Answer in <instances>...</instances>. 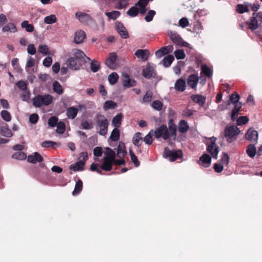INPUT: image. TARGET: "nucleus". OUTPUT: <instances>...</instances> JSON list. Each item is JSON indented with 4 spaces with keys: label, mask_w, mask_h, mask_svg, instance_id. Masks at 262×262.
Masks as SVG:
<instances>
[{
    "label": "nucleus",
    "mask_w": 262,
    "mask_h": 262,
    "mask_svg": "<svg viewBox=\"0 0 262 262\" xmlns=\"http://www.w3.org/2000/svg\"><path fill=\"white\" fill-rule=\"evenodd\" d=\"M12 157L15 159L17 160H24L26 158V154L21 151H19L16 153H15L13 156Z\"/></svg>",
    "instance_id": "nucleus-51"
},
{
    "label": "nucleus",
    "mask_w": 262,
    "mask_h": 262,
    "mask_svg": "<svg viewBox=\"0 0 262 262\" xmlns=\"http://www.w3.org/2000/svg\"><path fill=\"white\" fill-rule=\"evenodd\" d=\"M142 140V134L140 133H137L133 137V144L138 147H139L141 144H140V141Z\"/></svg>",
    "instance_id": "nucleus-42"
},
{
    "label": "nucleus",
    "mask_w": 262,
    "mask_h": 262,
    "mask_svg": "<svg viewBox=\"0 0 262 262\" xmlns=\"http://www.w3.org/2000/svg\"><path fill=\"white\" fill-rule=\"evenodd\" d=\"M216 138L211 137L207 138L206 143L207 145V151L210 154L211 158L217 159L220 151L219 147L216 144Z\"/></svg>",
    "instance_id": "nucleus-4"
},
{
    "label": "nucleus",
    "mask_w": 262,
    "mask_h": 262,
    "mask_svg": "<svg viewBox=\"0 0 262 262\" xmlns=\"http://www.w3.org/2000/svg\"><path fill=\"white\" fill-rule=\"evenodd\" d=\"M38 116L37 114H33L30 116L29 121L32 124L36 123L38 120Z\"/></svg>",
    "instance_id": "nucleus-63"
},
{
    "label": "nucleus",
    "mask_w": 262,
    "mask_h": 262,
    "mask_svg": "<svg viewBox=\"0 0 262 262\" xmlns=\"http://www.w3.org/2000/svg\"><path fill=\"white\" fill-rule=\"evenodd\" d=\"M104 149V162L102 164L101 168L105 171H109L112 168V164L115 161L116 154L113 149L109 147H106Z\"/></svg>",
    "instance_id": "nucleus-2"
},
{
    "label": "nucleus",
    "mask_w": 262,
    "mask_h": 262,
    "mask_svg": "<svg viewBox=\"0 0 262 262\" xmlns=\"http://www.w3.org/2000/svg\"><path fill=\"white\" fill-rule=\"evenodd\" d=\"M242 107L241 104H236L234 107V109L232 111L231 119L233 121H234L236 119L237 114L238 112L240 110Z\"/></svg>",
    "instance_id": "nucleus-46"
},
{
    "label": "nucleus",
    "mask_w": 262,
    "mask_h": 262,
    "mask_svg": "<svg viewBox=\"0 0 262 262\" xmlns=\"http://www.w3.org/2000/svg\"><path fill=\"white\" fill-rule=\"evenodd\" d=\"M82 188V182L81 180H78L75 185V189L73 191L72 193L73 195H76L78 194Z\"/></svg>",
    "instance_id": "nucleus-45"
},
{
    "label": "nucleus",
    "mask_w": 262,
    "mask_h": 262,
    "mask_svg": "<svg viewBox=\"0 0 262 262\" xmlns=\"http://www.w3.org/2000/svg\"><path fill=\"white\" fill-rule=\"evenodd\" d=\"M240 130L238 127L235 126H227L225 129V136L228 142H231L234 138L238 135Z\"/></svg>",
    "instance_id": "nucleus-6"
},
{
    "label": "nucleus",
    "mask_w": 262,
    "mask_h": 262,
    "mask_svg": "<svg viewBox=\"0 0 262 262\" xmlns=\"http://www.w3.org/2000/svg\"><path fill=\"white\" fill-rule=\"evenodd\" d=\"M143 75L145 78H150L155 75V66L149 63H147L146 67L143 70Z\"/></svg>",
    "instance_id": "nucleus-10"
},
{
    "label": "nucleus",
    "mask_w": 262,
    "mask_h": 262,
    "mask_svg": "<svg viewBox=\"0 0 262 262\" xmlns=\"http://www.w3.org/2000/svg\"><path fill=\"white\" fill-rule=\"evenodd\" d=\"M129 154L132 161L135 164L136 166H138L140 164V162L138 160L137 157L131 150H129Z\"/></svg>",
    "instance_id": "nucleus-59"
},
{
    "label": "nucleus",
    "mask_w": 262,
    "mask_h": 262,
    "mask_svg": "<svg viewBox=\"0 0 262 262\" xmlns=\"http://www.w3.org/2000/svg\"><path fill=\"white\" fill-rule=\"evenodd\" d=\"M2 31L4 32H10L15 33L17 31V29L13 23H9L2 28Z\"/></svg>",
    "instance_id": "nucleus-28"
},
{
    "label": "nucleus",
    "mask_w": 262,
    "mask_h": 262,
    "mask_svg": "<svg viewBox=\"0 0 262 262\" xmlns=\"http://www.w3.org/2000/svg\"><path fill=\"white\" fill-rule=\"evenodd\" d=\"M201 73L202 75L203 74L205 75L207 77H211L212 75V70L206 65H202L201 67Z\"/></svg>",
    "instance_id": "nucleus-38"
},
{
    "label": "nucleus",
    "mask_w": 262,
    "mask_h": 262,
    "mask_svg": "<svg viewBox=\"0 0 262 262\" xmlns=\"http://www.w3.org/2000/svg\"><path fill=\"white\" fill-rule=\"evenodd\" d=\"M67 64L70 69L73 70H79L81 67L78 60L74 57L69 58L67 61Z\"/></svg>",
    "instance_id": "nucleus-13"
},
{
    "label": "nucleus",
    "mask_w": 262,
    "mask_h": 262,
    "mask_svg": "<svg viewBox=\"0 0 262 262\" xmlns=\"http://www.w3.org/2000/svg\"><path fill=\"white\" fill-rule=\"evenodd\" d=\"M147 0L139 1L135 5L131 7L127 11V14L130 17H135L139 13L143 14L146 11Z\"/></svg>",
    "instance_id": "nucleus-3"
},
{
    "label": "nucleus",
    "mask_w": 262,
    "mask_h": 262,
    "mask_svg": "<svg viewBox=\"0 0 262 262\" xmlns=\"http://www.w3.org/2000/svg\"><path fill=\"white\" fill-rule=\"evenodd\" d=\"M56 132L59 134H62L65 130V124L62 122H59L57 124Z\"/></svg>",
    "instance_id": "nucleus-56"
},
{
    "label": "nucleus",
    "mask_w": 262,
    "mask_h": 262,
    "mask_svg": "<svg viewBox=\"0 0 262 262\" xmlns=\"http://www.w3.org/2000/svg\"><path fill=\"white\" fill-rule=\"evenodd\" d=\"M174 88L178 91H184L186 88L185 81L182 79H178L175 83Z\"/></svg>",
    "instance_id": "nucleus-26"
},
{
    "label": "nucleus",
    "mask_w": 262,
    "mask_h": 262,
    "mask_svg": "<svg viewBox=\"0 0 262 262\" xmlns=\"http://www.w3.org/2000/svg\"><path fill=\"white\" fill-rule=\"evenodd\" d=\"M38 51L39 53L45 55L49 54V49L46 45H40L38 48Z\"/></svg>",
    "instance_id": "nucleus-43"
},
{
    "label": "nucleus",
    "mask_w": 262,
    "mask_h": 262,
    "mask_svg": "<svg viewBox=\"0 0 262 262\" xmlns=\"http://www.w3.org/2000/svg\"><path fill=\"white\" fill-rule=\"evenodd\" d=\"M117 106L116 102L112 100H108L105 102L103 105V110L105 111L111 109L115 108Z\"/></svg>",
    "instance_id": "nucleus-32"
},
{
    "label": "nucleus",
    "mask_w": 262,
    "mask_h": 262,
    "mask_svg": "<svg viewBox=\"0 0 262 262\" xmlns=\"http://www.w3.org/2000/svg\"><path fill=\"white\" fill-rule=\"evenodd\" d=\"M120 137L119 130L117 128H115L112 132L110 138L114 141L119 140Z\"/></svg>",
    "instance_id": "nucleus-40"
},
{
    "label": "nucleus",
    "mask_w": 262,
    "mask_h": 262,
    "mask_svg": "<svg viewBox=\"0 0 262 262\" xmlns=\"http://www.w3.org/2000/svg\"><path fill=\"white\" fill-rule=\"evenodd\" d=\"M122 83L123 85L126 88H129L136 85V82L129 78L127 74L122 75Z\"/></svg>",
    "instance_id": "nucleus-14"
},
{
    "label": "nucleus",
    "mask_w": 262,
    "mask_h": 262,
    "mask_svg": "<svg viewBox=\"0 0 262 262\" xmlns=\"http://www.w3.org/2000/svg\"><path fill=\"white\" fill-rule=\"evenodd\" d=\"M199 80V77L198 75L195 74H192L190 75L187 79L188 85L191 88L194 89L196 87Z\"/></svg>",
    "instance_id": "nucleus-20"
},
{
    "label": "nucleus",
    "mask_w": 262,
    "mask_h": 262,
    "mask_svg": "<svg viewBox=\"0 0 262 262\" xmlns=\"http://www.w3.org/2000/svg\"><path fill=\"white\" fill-rule=\"evenodd\" d=\"M86 37L85 32L82 30L77 31L74 36V41L75 43L79 44L82 43Z\"/></svg>",
    "instance_id": "nucleus-16"
},
{
    "label": "nucleus",
    "mask_w": 262,
    "mask_h": 262,
    "mask_svg": "<svg viewBox=\"0 0 262 262\" xmlns=\"http://www.w3.org/2000/svg\"><path fill=\"white\" fill-rule=\"evenodd\" d=\"M174 54L177 59H183L185 58V54L183 50H176Z\"/></svg>",
    "instance_id": "nucleus-50"
},
{
    "label": "nucleus",
    "mask_w": 262,
    "mask_h": 262,
    "mask_svg": "<svg viewBox=\"0 0 262 262\" xmlns=\"http://www.w3.org/2000/svg\"><path fill=\"white\" fill-rule=\"evenodd\" d=\"M75 16L82 23H86L91 20V17L88 14L81 12H77Z\"/></svg>",
    "instance_id": "nucleus-19"
},
{
    "label": "nucleus",
    "mask_w": 262,
    "mask_h": 262,
    "mask_svg": "<svg viewBox=\"0 0 262 262\" xmlns=\"http://www.w3.org/2000/svg\"><path fill=\"white\" fill-rule=\"evenodd\" d=\"M126 154L124 144L120 142L117 147V156L120 158H123Z\"/></svg>",
    "instance_id": "nucleus-21"
},
{
    "label": "nucleus",
    "mask_w": 262,
    "mask_h": 262,
    "mask_svg": "<svg viewBox=\"0 0 262 262\" xmlns=\"http://www.w3.org/2000/svg\"><path fill=\"white\" fill-rule=\"evenodd\" d=\"M100 66L97 61H93L91 63V69L93 72H97L99 69Z\"/></svg>",
    "instance_id": "nucleus-58"
},
{
    "label": "nucleus",
    "mask_w": 262,
    "mask_h": 262,
    "mask_svg": "<svg viewBox=\"0 0 262 262\" xmlns=\"http://www.w3.org/2000/svg\"><path fill=\"white\" fill-rule=\"evenodd\" d=\"M260 22L255 16H253V18L251 21L249 23V28L252 30H255L257 29L260 25Z\"/></svg>",
    "instance_id": "nucleus-33"
},
{
    "label": "nucleus",
    "mask_w": 262,
    "mask_h": 262,
    "mask_svg": "<svg viewBox=\"0 0 262 262\" xmlns=\"http://www.w3.org/2000/svg\"><path fill=\"white\" fill-rule=\"evenodd\" d=\"M151 106L154 109L157 111H161L163 106V104L161 101L156 100L152 103Z\"/></svg>",
    "instance_id": "nucleus-52"
},
{
    "label": "nucleus",
    "mask_w": 262,
    "mask_h": 262,
    "mask_svg": "<svg viewBox=\"0 0 262 262\" xmlns=\"http://www.w3.org/2000/svg\"><path fill=\"white\" fill-rule=\"evenodd\" d=\"M81 127L84 129H90L93 127V123L88 121H82L81 123Z\"/></svg>",
    "instance_id": "nucleus-57"
},
{
    "label": "nucleus",
    "mask_w": 262,
    "mask_h": 262,
    "mask_svg": "<svg viewBox=\"0 0 262 262\" xmlns=\"http://www.w3.org/2000/svg\"><path fill=\"white\" fill-rule=\"evenodd\" d=\"M123 117V116L121 113L116 115L112 120V125L115 127V128L119 127L121 124Z\"/></svg>",
    "instance_id": "nucleus-24"
},
{
    "label": "nucleus",
    "mask_w": 262,
    "mask_h": 262,
    "mask_svg": "<svg viewBox=\"0 0 262 262\" xmlns=\"http://www.w3.org/2000/svg\"><path fill=\"white\" fill-rule=\"evenodd\" d=\"M174 60V57L172 55H167L166 56H165L163 60H162V63H163V66L167 68V67H169L171 63L173 62V61Z\"/></svg>",
    "instance_id": "nucleus-34"
},
{
    "label": "nucleus",
    "mask_w": 262,
    "mask_h": 262,
    "mask_svg": "<svg viewBox=\"0 0 262 262\" xmlns=\"http://www.w3.org/2000/svg\"><path fill=\"white\" fill-rule=\"evenodd\" d=\"M32 102L33 105L35 107L48 105L52 103V97L50 95H45L44 96L38 95L33 98Z\"/></svg>",
    "instance_id": "nucleus-5"
},
{
    "label": "nucleus",
    "mask_w": 262,
    "mask_h": 262,
    "mask_svg": "<svg viewBox=\"0 0 262 262\" xmlns=\"http://www.w3.org/2000/svg\"><path fill=\"white\" fill-rule=\"evenodd\" d=\"M84 164V161H79L74 164L71 165L70 168L75 171L82 170L83 169Z\"/></svg>",
    "instance_id": "nucleus-29"
},
{
    "label": "nucleus",
    "mask_w": 262,
    "mask_h": 262,
    "mask_svg": "<svg viewBox=\"0 0 262 262\" xmlns=\"http://www.w3.org/2000/svg\"><path fill=\"white\" fill-rule=\"evenodd\" d=\"M116 55L114 53H111L110 57L106 60L105 64L110 69L114 70L116 68Z\"/></svg>",
    "instance_id": "nucleus-18"
},
{
    "label": "nucleus",
    "mask_w": 262,
    "mask_h": 262,
    "mask_svg": "<svg viewBox=\"0 0 262 262\" xmlns=\"http://www.w3.org/2000/svg\"><path fill=\"white\" fill-rule=\"evenodd\" d=\"M152 99V94L150 92H147L143 98V101L144 103H148Z\"/></svg>",
    "instance_id": "nucleus-64"
},
{
    "label": "nucleus",
    "mask_w": 262,
    "mask_h": 262,
    "mask_svg": "<svg viewBox=\"0 0 262 262\" xmlns=\"http://www.w3.org/2000/svg\"><path fill=\"white\" fill-rule=\"evenodd\" d=\"M154 133L153 130H151L149 133L144 138V141L147 144L150 145L152 142V138L151 134Z\"/></svg>",
    "instance_id": "nucleus-54"
},
{
    "label": "nucleus",
    "mask_w": 262,
    "mask_h": 262,
    "mask_svg": "<svg viewBox=\"0 0 262 262\" xmlns=\"http://www.w3.org/2000/svg\"><path fill=\"white\" fill-rule=\"evenodd\" d=\"M43 160L41 156L37 152H35L33 155L29 156L28 161L31 163H36L37 162H41Z\"/></svg>",
    "instance_id": "nucleus-23"
},
{
    "label": "nucleus",
    "mask_w": 262,
    "mask_h": 262,
    "mask_svg": "<svg viewBox=\"0 0 262 262\" xmlns=\"http://www.w3.org/2000/svg\"><path fill=\"white\" fill-rule=\"evenodd\" d=\"M78 112L77 108L71 106L67 109L66 115L68 118L73 119L76 117Z\"/></svg>",
    "instance_id": "nucleus-22"
},
{
    "label": "nucleus",
    "mask_w": 262,
    "mask_h": 262,
    "mask_svg": "<svg viewBox=\"0 0 262 262\" xmlns=\"http://www.w3.org/2000/svg\"><path fill=\"white\" fill-rule=\"evenodd\" d=\"M180 26L182 28H185L189 25V21L186 18L183 17L179 20V22Z\"/></svg>",
    "instance_id": "nucleus-62"
},
{
    "label": "nucleus",
    "mask_w": 262,
    "mask_h": 262,
    "mask_svg": "<svg viewBox=\"0 0 262 262\" xmlns=\"http://www.w3.org/2000/svg\"><path fill=\"white\" fill-rule=\"evenodd\" d=\"M164 155L169 158L170 161H174L177 159L181 158L182 157V152L181 150L171 151L168 148L164 149Z\"/></svg>",
    "instance_id": "nucleus-8"
},
{
    "label": "nucleus",
    "mask_w": 262,
    "mask_h": 262,
    "mask_svg": "<svg viewBox=\"0 0 262 262\" xmlns=\"http://www.w3.org/2000/svg\"><path fill=\"white\" fill-rule=\"evenodd\" d=\"M170 39L176 45H179L181 41L182 38L177 33L170 31L168 33Z\"/></svg>",
    "instance_id": "nucleus-30"
},
{
    "label": "nucleus",
    "mask_w": 262,
    "mask_h": 262,
    "mask_svg": "<svg viewBox=\"0 0 262 262\" xmlns=\"http://www.w3.org/2000/svg\"><path fill=\"white\" fill-rule=\"evenodd\" d=\"M173 50V46L171 45L162 47L159 50L157 51L155 55L157 58H161L164 55L169 54L172 52Z\"/></svg>",
    "instance_id": "nucleus-12"
},
{
    "label": "nucleus",
    "mask_w": 262,
    "mask_h": 262,
    "mask_svg": "<svg viewBox=\"0 0 262 262\" xmlns=\"http://www.w3.org/2000/svg\"><path fill=\"white\" fill-rule=\"evenodd\" d=\"M191 99L195 103L203 106L205 104L206 98L200 95H193L191 96Z\"/></svg>",
    "instance_id": "nucleus-25"
},
{
    "label": "nucleus",
    "mask_w": 262,
    "mask_h": 262,
    "mask_svg": "<svg viewBox=\"0 0 262 262\" xmlns=\"http://www.w3.org/2000/svg\"><path fill=\"white\" fill-rule=\"evenodd\" d=\"M116 28L117 32L122 38L125 39L128 37L127 31L121 23L117 22L116 23Z\"/></svg>",
    "instance_id": "nucleus-15"
},
{
    "label": "nucleus",
    "mask_w": 262,
    "mask_h": 262,
    "mask_svg": "<svg viewBox=\"0 0 262 262\" xmlns=\"http://www.w3.org/2000/svg\"><path fill=\"white\" fill-rule=\"evenodd\" d=\"M137 57L142 61L148 60L150 53L148 50L138 49L135 53Z\"/></svg>",
    "instance_id": "nucleus-11"
},
{
    "label": "nucleus",
    "mask_w": 262,
    "mask_h": 262,
    "mask_svg": "<svg viewBox=\"0 0 262 262\" xmlns=\"http://www.w3.org/2000/svg\"><path fill=\"white\" fill-rule=\"evenodd\" d=\"M57 21V18L54 14L47 16L44 18V22L47 24H52Z\"/></svg>",
    "instance_id": "nucleus-44"
},
{
    "label": "nucleus",
    "mask_w": 262,
    "mask_h": 262,
    "mask_svg": "<svg viewBox=\"0 0 262 262\" xmlns=\"http://www.w3.org/2000/svg\"><path fill=\"white\" fill-rule=\"evenodd\" d=\"M189 125L185 120H181L178 125V130L181 133H185L189 129Z\"/></svg>",
    "instance_id": "nucleus-27"
},
{
    "label": "nucleus",
    "mask_w": 262,
    "mask_h": 262,
    "mask_svg": "<svg viewBox=\"0 0 262 262\" xmlns=\"http://www.w3.org/2000/svg\"><path fill=\"white\" fill-rule=\"evenodd\" d=\"M105 15L110 18L112 19H116L118 18L120 15V12L118 11H113L109 12H106Z\"/></svg>",
    "instance_id": "nucleus-47"
},
{
    "label": "nucleus",
    "mask_w": 262,
    "mask_h": 262,
    "mask_svg": "<svg viewBox=\"0 0 262 262\" xmlns=\"http://www.w3.org/2000/svg\"><path fill=\"white\" fill-rule=\"evenodd\" d=\"M154 135L156 138H159L162 137L163 139L166 140L169 138V133L166 125H161L157 128L154 132Z\"/></svg>",
    "instance_id": "nucleus-7"
},
{
    "label": "nucleus",
    "mask_w": 262,
    "mask_h": 262,
    "mask_svg": "<svg viewBox=\"0 0 262 262\" xmlns=\"http://www.w3.org/2000/svg\"><path fill=\"white\" fill-rule=\"evenodd\" d=\"M53 90L58 95H61L63 93V89L60 84L57 81L53 83Z\"/></svg>",
    "instance_id": "nucleus-37"
},
{
    "label": "nucleus",
    "mask_w": 262,
    "mask_h": 262,
    "mask_svg": "<svg viewBox=\"0 0 262 262\" xmlns=\"http://www.w3.org/2000/svg\"><path fill=\"white\" fill-rule=\"evenodd\" d=\"M246 152L249 157L254 158L256 154V147L253 144L249 145L247 147Z\"/></svg>",
    "instance_id": "nucleus-31"
},
{
    "label": "nucleus",
    "mask_w": 262,
    "mask_h": 262,
    "mask_svg": "<svg viewBox=\"0 0 262 262\" xmlns=\"http://www.w3.org/2000/svg\"><path fill=\"white\" fill-rule=\"evenodd\" d=\"M58 118L55 116L51 117L48 120V124L51 127H55L58 124Z\"/></svg>",
    "instance_id": "nucleus-53"
},
{
    "label": "nucleus",
    "mask_w": 262,
    "mask_h": 262,
    "mask_svg": "<svg viewBox=\"0 0 262 262\" xmlns=\"http://www.w3.org/2000/svg\"><path fill=\"white\" fill-rule=\"evenodd\" d=\"M21 27L25 29L28 32H32L34 29L33 25L29 24L28 20L23 21L21 24Z\"/></svg>",
    "instance_id": "nucleus-35"
},
{
    "label": "nucleus",
    "mask_w": 262,
    "mask_h": 262,
    "mask_svg": "<svg viewBox=\"0 0 262 262\" xmlns=\"http://www.w3.org/2000/svg\"><path fill=\"white\" fill-rule=\"evenodd\" d=\"M119 76L117 73L115 72L111 73L108 76L109 83L112 85L116 84L117 82Z\"/></svg>",
    "instance_id": "nucleus-36"
},
{
    "label": "nucleus",
    "mask_w": 262,
    "mask_h": 262,
    "mask_svg": "<svg viewBox=\"0 0 262 262\" xmlns=\"http://www.w3.org/2000/svg\"><path fill=\"white\" fill-rule=\"evenodd\" d=\"M1 117L2 118L7 122H9L11 120V116L9 112L7 111L4 110L1 113Z\"/></svg>",
    "instance_id": "nucleus-49"
},
{
    "label": "nucleus",
    "mask_w": 262,
    "mask_h": 262,
    "mask_svg": "<svg viewBox=\"0 0 262 262\" xmlns=\"http://www.w3.org/2000/svg\"><path fill=\"white\" fill-rule=\"evenodd\" d=\"M95 127L97 133L101 136H105L108 132L109 122L103 115L97 114L95 117Z\"/></svg>",
    "instance_id": "nucleus-1"
},
{
    "label": "nucleus",
    "mask_w": 262,
    "mask_h": 262,
    "mask_svg": "<svg viewBox=\"0 0 262 262\" xmlns=\"http://www.w3.org/2000/svg\"><path fill=\"white\" fill-rule=\"evenodd\" d=\"M239 95L237 93H235L230 96V100L229 101H230V103H233L235 106L236 104H241L239 102Z\"/></svg>",
    "instance_id": "nucleus-39"
},
{
    "label": "nucleus",
    "mask_w": 262,
    "mask_h": 262,
    "mask_svg": "<svg viewBox=\"0 0 262 262\" xmlns=\"http://www.w3.org/2000/svg\"><path fill=\"white\" fill-rule=\"evenodd\" d=\"M27 52L29 54L34 55L36 52V48L33 44H29L27 48Z\"/></svg>",
    "instance_id": "nucleus-60"
},
{
    "label": "nucleus",
    "mask_w": 262,
    "mask_h": 262,
    "mask_svg": "<svg viewBox=\"0 0 262 262\" xmlns=\"http://www.w3.org/2000/svg\"><path fill=\"white\" fill-rule=\"evenodd\" d=\"M156 14V12L154 10H150L147 13V15L145 17V20L146 22L151 21L155 15Z\"/></svg>",
    "instance_id": "nucleus-55"
},
{
    "label": "nucleus",
    "mask_w": 262,
    "mask_h": 262,
    "mask_svg": "<svg viewBox=\"0 0 262 262\" xmlns=\"http://www.w3.org/2000/svg\"><path fill=\"white\" fill-rule=\"evenodd\" d=\"M52 63V58L51 57H47L42 61L43 65L46 67H49Z\"/></svg>",
    "instance_id": "nucleus-61"
},
{
    "label": "nucleus",
    "mask_w": 262,
    "mask_h": 262,
    "mask_svg": "<svg viewBox=\"0 0 262 262\" xmlns=\"http://www.w3.org/2000/svg\"><path fill=\"white\" fill-rule=\"evenodd\" d=\"M210 156L207 154H204L200 158V164L205 167H208L210 165L211 162V157Z\"/></svg>",
    "instance_id": "nucleus-17"
},
{
    "label": "nucleus",
    "mask_w": 262,
    "mask_h": 262,
    "mask_svg": "<svg viewBox=\"0 0 262 262\" xmlns=\"http://www.w3.org/2000/svg\"><path fill=\"white\" fill-rule=\"evenodd\" d=\"M236 11L239 13H243L244 12H247L249 11L248 5H244L242 4H238L236 6Z\"/></svg>",
    "instance_id": "nucleus-48"
},
{
    "label": "nucleus",
    "mask_w": 262,
    "mask_h": 262,
    "mask_svg": "<svg viewBox=\"0 0 262 262\" xmlns=\"http://www.w3.org/2000/svg\"><path fill=\"white\" fill-rule=\"evenodd\" d=\"M1 134L6 137H11L12 136V133L10 129H9L8 126H5L1 129Z\"/></svg>",
    "instance_id": "nucleus-41"
},
{
    "label": "nucleus",
    "mask_w": 262,
    "mask_h": 262,
    "mask_svg": "<svg viewBox=\"0 0 262 262\" xmlns=\"http://www.w3.org/2000/svg\"><path fill=\"white\" fill-rule=\"evenodd\" d=\"M245 137L247 140L256 143L258 140V134L257 131L250 128L245 134Z\"/></svg>",
    "instance_id": "nucleus-9"
}]
</instances>
